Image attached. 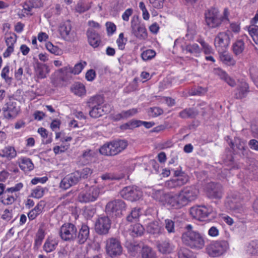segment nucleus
I'll list each match as a JSON object with an SVG mask.
<instances>
[{
	"mask_svg": "<svg viewBox=\"0 0 258 258\" xmlns=\"http://www.w3.org/2000/svg\"><path fill=\"white\" fill-rule=\"evenodd\" d=\"M199 190L195 186H187L178 192H171L166 195L165 201L170 207L179 209L195 201Z\"/></svg>",
	"mask_w": 258,
	"mask_h": 258,
	"instance_id": "nucleus-1",
	"label": "nucleus"
},
{
	"mask_svg": "<svg viewBox=\"0 0 258 258\" xmlns=\"http://www.w3.org/2000/svg\"><path fill=\"white\" fill-rule=\"evenodd\" d=\"M183 243L191 248L202 249L205 245V240L203 235L199 232L192 230H188L182 235Z\"/></svg>",
	"mask_w": 258,
	"mask_h": 258,
	"instance_id": "nucleus-2",
	"label": "nucleus"
},
{
	"mask_svg": "<svg viewBox=\"0 0 258 258\" xmlns=\"http://www.w3.org/2000/svg\"><path fill=\"white\" fill-rule=\"evenodd\" d=\"M103 102V98L99 95L92 96L88 100L87 104L90 109L89 115L91 117L98 118L105 113Z\"/></svg>",
	"mask_w": 258,
	"mask_h": 258,
	"instance_id": "nucleus-3",
	"label": "nucleus"
},
{
	"mask_svg": "<svg viewBox=\"0 0 258 258\" xmlns=\"http://www.w3.org/2000/svg\"><path fill=\"white\" fill-rule=\"evenodd\" d=\"M105 248L106 253L112 258L120 256L122 253L123 247L117 238L110 237L107 239Z\"/></svg>",
	"mask_w": 258,
	"mask_h": 258,
	"instance_id": "nucleus-4",
	"label": "nucleus"
},
{
	"mask_svg": "<svg viewBox=\"0 0 258 258\" xmlns=\"http://www.w3.org/2000/svg\"><path fill=\"white\" fill-rule=\"evenodd\" d=\"M100 194V189L96 186L86 187L79 194L78 200L81 203L93 202L98 199Z\"/></svg>",
	"mask_w": 258,
	"mask_h": 258,
	"instance_id": "nucleus-5",
	"label": "nucleus"
},
{
	"mask_svg": "<svg viewBox=\"0 0 258 258\" xmlns=\"http://www.w3.org/2000/svg\"><path fill=\"white\" fill-rule=\"evenodd\" d=\"M228 243L225 240L216 241L209 245L207 247L208 254L212 257L219 256L226 251Z\"/></svg>",
	"mask_w": 258,
	"mask_h": 258,
	"instance_id": "nucleus-6",
	"label": "nucleus"
},
{
	"mask_svg": "<svg viewBox=\"0 0 258 258\" xmlns=\"http://www.w3.org/2000/svg\"><path fill=\"white\" fill-rule=\"evenodd\" d=\"M59 32L62 38L69 42L75 41L77 38L76 33L72 30V26L69 21L60 24L59 27Z\"/></svg>",
	"mask_w": 258,
	"mask_h": 258,
	"instance_id": "nucleus-7",
	"label": "nucleus"
},
{
	"mask_svg": "<svg viewBox=\"0 0 258 258\" xmlns=\"http://www.w3.org/2000/svg\"><path fill=\"white\" fill-rule=\"evenodd\" d=\"M213 212L212 207L205 206L193 207L189 211L191 216L199 220H203V219L208 217Z\"/></svg>",
	"mask_w": 258,
	"mask_h": 258,
	"instance_id": "nucleus-8",
	"label": "nucleus"
},
{
	"mask_svg": "<svg viewBox=\"0 0 258 258\" xmlns=\"http://www.w3.org/2000/svg\"><path fill=\"white\" fill-rule=\"evenodd\" d=\"M132 29L133 34L138 39L142 40L146 39L147 37L146 29L140 23L139 17H133L132 20Z\"/></svg>",
	"mask_w": 258,
	"mask_h": 258,
	"instance_id": "nucleus-9",
	"label": "nucleus"
},
{
	"mask_svg": "<svg viewBox=\"0 0 258 258\" xmlns=\"http://www.w3.org/2000/svg\"><path fill=\"white\" fill-rule=\"evenodd\" d=\"M125 207L124 202L121 200L109 202L106 206V212L109 215L119 216Z\"/></svg>",
	"mask_w": 258,
	"mask_h": 258,
	"instance_id": "nucleus-10",
	"label": "nucleus"
},
{
	"mask_svg": "<svg viewBox=\"0 0 258 258\" xmlns=\"http://www.w3.org/2000/svg\"><path fill=\"white\" fill-rule=\"evenodd\" d=\"M76 226L71 223L63 224L60 229V236L65 241L74 239L76 237Z\"/></svg>",
	"mask_w": 258,
	"mask_h": 258,
	"instance_id": "nucleus-11",
	"label": "nucleus"
},
{
	"mask_svg": "<svg viewBox=\"0 0 258 258\" xmlns=\"http://www.w3.org/2000/svg\"><path fill=\"white\" fill-rule=\"evenodd\" d=\"M121 196L125 199L133 202L140 199L142 196V191L136 186L124 187L121 191Z\"/></svg>",
	"mask_w": 258,
	"mask_h": 258,
	"instance_id": "nucleus-12",
	"label": "nucleus"
},
{
	"mask_svg": "<svg viewBox=\"0 0 258 258\" xmlns=\"http://www.w3.org/2000/svg\"><path fill=\"white\" fill-rule=\"evenodd\" d=\"M230 44V38L226 32H220L215 39L214 44L219 52L224 51Z\"/></svg>",
	"mask_w": 258,
	"mask_h": 258,
	"instance_id": "nucleus-13",
	"label": "nucleus"
},
{
	"mask_svg": "<svg viewBox=\"0 0 258 258\" xmlns=\"http://www.w3.org/2000/svg\"><path fill=\"white\" fill-rule=\"evenodd\" d=\"M110 224V220L107 217H100L95 223V230L99 234H105L108 232Z\"/></svg>",
	"mask_w": 258,
	"mask_h": 258,
	"instance_id": "nucleus-14",
	"label": "nucleus"
},
{
	"mask_svg": "<svg viewBox=\"0 0 258 258\" xmlns=\"http://www.w3.org/2000/svg\"><path fill=\"white\" fill-rule=\"evenodd\" d=\"M147 231L155 237H158L164 232V228L162 224L157 221H153L148 222L146 225Z\"/></svg>",
	"mask_w": 258,
	"mask_h": 258,
	"instance_id": "nucleus-15",
	"label": "nucleus"
},
{
	"mask_svg": "<svg viewBox=\"0 0 258 258\" xmlns=\"http://www.w3.org/2000/svg\"><path fill=\"white\" fill-rule=\"evenodd\" d=\"M20 110V107L17 106L16 102H13L7 103V106L3 108L5 117L9 119L16 117Z\"/></svg>",
	"mask_w": 258,
	"mask_h": 258,
	"instance_id": "nucleus-16",
	"label": "nucleus"
},
{
	"mask_svg": "<svg viewBox=\"0 0 258 258\" xmlns=\"http://www.w3.org/2000/svg\"><path fill=\"white\" fill-rule=\"evenodd\" d=\"M49 72V67L47 64L38 63L34 68L35 77L37 80L44 79Z\"/></svg>",
	"mask_w": 258,
	"mask_h": 258,
	"instance_id": "nucleus-17",
	"label": "nucleus"
},
{
	"mask_svg": "<svg viewBox=\"0 0 258 258\" xmlns=\"http://www.w3.org/2000/svg\"><path fill=\"white\" fill-rule=\"evenodd\" d=\"M43 6L42 0H30L24 4L23 11L27 15H32L33 9L40 8Z\"/></svg>",
	"mask_w": 258,
	"mask_h": 258,
	"instance_id": "nucleus-18",
	"label": "nucleus"
},
{
	"mask_svg": "<svg viewBox=\"0 0 258 258\" xmlns=\"http://www.w3.org/2000/svg\"><path fill=\"white\" fill-rule=\"evenodd\" d=\"M78 182V177L75 175L74 172L67 175L61 180L60 183V187L64 189H67L69 188L71 186L75 185Z\"/></svg>",
	"mask_w": 258,
	"mask_h": 258,
	"instance_id": "nucleus-19",
	"label": "nucleus"
},
{
	"mask_svg": "<svg viewBox=\"0 0 258 258\" xmlns=\"http://www.w3.org/2000/svg\"><path fill=\"white\" fill-rule=\"evenodd\" d=\"M157 247L158 251L163 254L171 253L174 249V245L168 240L158 241Z\"/></svg>",
	"mask_w": 258,
	"mask_h": 258,
	"instance_id": "nucleus-20",
	"label": "nucleus"
},
{
	"mask_svg": "<svg viewBox=\"0 0 258 258\" xmlns=\"http://www.w3.org/2000/svg\"><path fill=\"white\" fill-rule=\"evenodd\" d=\"M17 194H13L7 188L4 195L1 198L0 201L5 205H11L17 200Z\"/></svg>",
	"mask_w": 258,
	"mask_h": 258,
	"instance_id": "nucleus-21",
	"label": "nucleus"
},
{
	"mask_svg": "<svg viewBox=\"0 0 258 258\" xmlns=\"http://www.w3.org/2000/svg\"><path fill=\"white\" fill-rule=\"evenodd\" d=\"M86 34L88 43L92 47L95 48L100 45L101 40L100 36L98 32H91L89 31L86 32Z\"/></svg>",
	"mask_w": 258,
	"mask_h": 258,
	"instance_id": "nucleus-22",
	"label": "nucleus"
},
{
	"mask_svg": "<svg viewBox=\"0 0 258 258\" xmlns=\"http://www.w3.org/2000/svg\"><path fill=\"white\" fill-rule=\"evenodd\" d=\"M110 143L112 149L113 150L114 155L122 152L127 146V142L122 140L113 141L110 142Z\"/></svg>",
	"mask_w": 258,
	"mask_h": 258,
	"instance_id": "nucleus-23",
	"label": "nucleus"
},
{
	"mask_svg": "<svg viewBox=\"0 0 258 258\" xmlns=\"http://www.w3.org/2000/svg\"><path fill=\"white\" fill-rule=\"evenodd\" d=\"M1 157L5 158L9 160L16 157L17 153L15 148L11 146H7L1 151Z\"/></svg>",
	"mask_w": 258,
	"mask_h": 258,
	"instance_id": "nucleus-24",
	"label": "nucleus"
},
{
	"mask_svg": "<svg viewBox=\"0 0 258 258\" xmlns=\"http://www.w3.org/2000/svg\"><path fill=\"white\" fill-rule=\"evenodd\" d=\"M182 51L187 53H189L195 56H199L201 52V49L197 43L189 44L182 46Z\"/></svg>",
	"mask_w": 258,
	"mask_h": 258,
	"instance_id": "nucleus-25",
	"label": "nucleus"
},
{
	"mask_svg": "<svg viewBox=\"0 0 258 258\" xmlns=\"http://www.w3.org/2000/svg\"><path fill=\"white\" fill-rule=\"evenodd\" d=\"M58 244L57 240L53 237H48L45 241L43 246V250L47 253L54 250Z\"/></svg>",
	"mask_w": 258,
	"mask_h": 258,
	"instance_id": "nucleus-26",
	"label": "nucleus"
},
{
	"mask_svg": "<svg viewBox=\"0 0 258 258\" xmlns=\"http://www.w3.org/2000/svg\"><path fill=\"white\" fill-rule=\"evenodd\" d=\"M44 204L42 201H40L37 205L28 213L29 220L35 219L42 211Z\"/></svg>",
	"mask_w": 258,
	"mask_h": 258,
	"instance_id": "nucleus-27",
	"label": "nucleus"
},
{
	"mask_svg": "<svg viewBox=\"0 0 258 258\" xmlns=\"http://www.w3.org/2000/svg\"><path fill=\"white\" fill-rule=\"evenodd\" d=\"M71 90L75 95L80 97L85 95L86 93L85 85L79 82H76L73 84Z\"/></svg>",
	"mask_w": 258,
	"mask_h": 258,
	"instance_id": "nucleus-28",
	"label": "nucleus"
},
{
	"mask_svg": "<svg viewBox=\"0 0 258 258\" xmlns=\"http://www.w3.org/2000/svg\"><path fill=\"white\" fill-rule=\"evenodd\" d=\"M249 87L247 83L245 82H241L238 86L235 93V97L238 99H241L246 96L249 92Z\"/></svg>",
	"mask_w": 258,
	"mask_h": 258,
	"instance_id": "nucleus-29",
	"label": "nucleus"
},
{
	"mask_svg": "<svg viewBox=\"0 0 258 258\" xmlns=\"http://www.w3.org/2000/svg\"><path fill=\"white\" fill-rule=\"evenodd\" d=\"M19 167L24 171L28 172L33 169L34 165L29 158L21 157L19 159Z\"/></svg>",
	"mask_w": 258,
	"mask_h": 258,
	"instance_id": "nucleus-30",
	"label": "nucleus"
},
{
	"mask_svg": "<svg viewBox=\"0 0 258 258\" xmlns=\"http://www.w3.org/2000/svg\"><path fill=\"white\" fill-rule=\"evenodd\" d=\"M89 236V228L88 226L85 224H83L79 230L78 235V242L80 244L84 243Z\"/></svg>",
	"mask_w": 258,
	"mask_h": 258,
	"instance_id": "nucleus-31",
	"label": "nucleus"
},
{
	"mask_svg": "<svg viewBox=\"0 0 258 258\" xmlns=\"http://www.w3.org/2000/svg\"><path fill=\"white\" fill-rule=\"evenodd\" d=\"M208 188H211L209 190V192L211 196L215 198H220L221 197L222 188L220 184L212 182L209 184Z\"/></svg>",
	"mask_w": 258,
	"mask_h": 258,
	"instance_id": "nucleus-32",
	"label": "nucleus"
},
{
	"mask_svg": "<svg viewBox=\"0 0 258 258\" xmlns=\"http://www.w3.org/2000/svg\"><path fill=\"white\" fill-rule=\"evenodd\" d=\"M70 74H72L71 67L70 66L63 67L55 73V74L62 81H66L69 78Z\"/></svg>",
	"mask_w": 258,
	"mask_h": 258,
	"instance_id": "nucleus-33",
	"label": "nucleus"
},
{
	"mask_svg": "<svg viewBox=\"0 0 258 258\" xmlns=\"http://www.w3.org/2000/svg\"><path fill=\"white\" fill-rule=\"evenodd\" d=\"M93 173V169L88 167H85L81 170H78L74 172L75 175L78 177V180L81 179H86L90 176Z\"/></svg>",
	"mask_w": 258,
	"mask_h": 258,
	"instance_id": "nucleus-34",
	"label": "nucleus"
},
{
	"mask_svg": "<svg viewBox=\"0 0 258 258\" xmlns=\"http://www.w3.org/2000/svg\"><path fill=\"white\" fill-rule=\"evenodd\" d=\"M95 155V153L94 151L87 149L83 152L82 155L80 157V159L84 164H87L92 160Z\"/></svg>",
	"mask_w": 258,
	"mask_h": 258,
	"instance_id": "nucleus-35",
	"label": "nucleus"
},
{
	"mask_svg": "<svg viewBox=\"0 0 258 258\" xmlns=\"http://www.w3.org/2000/svg\"><path fill=\"white\" fill-rule=\"evenodd\" d=\"M144 230L143 226L139 223L132 225L130 229V234L133 237L141 236L144 233Z\"/></svg>",
	"mask_w": 258,
	"mask_h": 258,
	"instance_id": "nucleus-36",
	"label": "nucleus"
},
{
	"mask_svg": "<svg viewBox=\"0 0 258 258\" xmlns=\"http://www.w3.org/2000/svg\"><path fill=\"white\" fill-rule=\"evenodd\" d=\"M245 48V44L242 39L237 40L232 45L233 51L235 55L241 54Z\"/></svg>",
	"mask_w": 258,
	"mask_h": 258,
	"instance_id": "nucleus-37",
	"label": "nucleus"
},
{
	"mask_svg": "<svg viewBox=\"0 0 258 258\" xmlns=\"http://www.w3.org/2000/svg\"><path fill=\"white\" fill-rule=\"evenodd\" d=\"M221 17H205V22L207 25L211 28L218 27L222 22Z\"/></svg>",
	"mask_w": 258,
	"mask_h": 258,
	"instance_id": "nucleus-38",
	"label": "nucleus"
},
{
	"mask_svg": "<svg viewBox=\"0 0 258 258\" xmlns=\"http://www.w3.org/2000/svg\"><path fill=\"white\" fill-rule=\"evenodd\" d=\"M141 215V209L139 208H134L126 217V220L130 222H136L139 220Z\"/></svg>",
	"mask_w": 258,
	"mask_h": 258,
	"instance_id": "nucleus-39",
	"label": "nucleus"
},
{
	"mask_svg": "<svg viewBox=\"0 0 258 258\" xmlns=\"http://www.w3.org/2000/svg\"><path fill=\"white\" fill-rule=\"evenodd\" d=\"M142 258H157L156 252L148 246H143L141 251Z\"/></svg>",
	"mask_w": 258,
	"mask_h": 258,
	"instance_id": "nucleus-40",
	"label": "nucleus"
},
{
	"mask_svg": "<svg viewBox=\"0 0 258 258\" xmlns=\"http://www.w3.org/2000/svg\"><path fill=\"white\" fill-rule=\"evenodd\" d=\"M198 114L197 110L193 108L185 109L179 113V116L182 118H194Z\"/></svg>",
	"mask_w": 258,
	"mask_h": 258,
	"instance_id": "nucleus-41",
	"label": "nucleus"
},
{
	"mask_svg": "<svg viewBox=\"0 0 258 258\" xmlns=\"http://www.w3.org/2000/svg\"><path fill=\"white\" fill-rule=\"evenodd\" d=\"M46 48L52 54L56 55H60L62 52L60 48L57 46H54L50 42H47L45 44Z\"/></svg>",
	"mask_w": 258,
	"mask_h": 258,
	"instance_id": "nucleus-42",
	"label": "nucleus"
},
{
	"mask_svg": "<svg viewBox=\"0 0 258 258\" xmlns=\"http://www.w3.org/2000/svg\"><path fill=\"white\" fill-rule=\"evenodd\" d=\"M221 60L228 66H234L236 61L231 55L228 53H223L220 55Z\"/></svg>",
	"mask_w": 258,
	"mask_h": 258,
	"instance_id": "nucleus-43",
	"label": "nucleus"
},
{
	"mask_svg": "<svg viewBox=\"0 0 258 258\" xmlns=\"http://www.w3.org/2000/svg\"><path fill=\"white\" fill-rule=\"evenodd\" d=\"M86 65L87 63L86 61H80L76 63L74 68H71V73L74 75L79 74Z\"/></svg>",
	"mask_w": 258,
	"mask_h": 258,
	"instance_id": "nucleus-44",
	"label": "nucleus"
},
{
	"mask_svg": "<svg viewBox=\"0 0 258 258\" xmlns=\"http://www.w3.org/2000/svg\"><path fill=\"white\" fill-rule=\"evenodd\" d=\"M44 194V188L40 186H37L32 190L31 197L36 199H40L43 196Z\"/></svg>",
	"mask_w": 258,
	"mask_h": 258,
	"instance_id": "nucleus-45",
	"label": "nucleus"
},
{
	"mask_svg": "<svg viewBox=\"0 0 258 258\" xmlns=\"http://www.w3.org/2000/svg\"><path fill=\"white\" fill-rule=\"evenodd\" d=\"M17 41V36L14 33H11L6 35L5 42L7 46L14 47Z\"/></svg>",
	"mask_w": 258,
	"mask_h": 258,
	"instance_id": "nucleus-46",
	"label": "nucleus"
},
{
	"mask_svg": "<svg viewBox=\"0 0 258 258\" xmlns=\"http://www.w3.org/2000/svg\"><path fill=\"white\" fill-rule=\"evenodd\" d=\"M44 237L45 234L44 231L42 229H39L36 235L34 243L35 247L38 248L41 245Z\"/></svg>",
	"mask_w": 258,
	"mask_h": 258,
	"instance_id": "nucleus-47",
	"label": "nucleus"
},
{
	"mask_svg": "<svg viewBox=\"0 0 258 258\" xmlns=\"http://www.w3.org/2000/svg\"><path fill=\"white\" fill-rule=\"evenodd\" d=\"M247 251L252 254H258V240L250 241L247 246Z\"/></svg>",
	"mask_w": 258,
	"mask_h": 258,
	"instance_id": "nucleus-48",
	"label": "nucleus"
},
{
	"mask_svg": "<svg viewBox=\"0 0 258 258\" xmlns=\"http://www.w3.org/2000/svg\"><path fill=\"white\" fill-rule=\"evenodd\" d=\"M199 42L201 44L202 46V49L205 54L208 55L214 53V50L212 47L204 40H199Z\"/></svg>",
	"mask_w": 258,
	"mask_h": 258,
	"instance_id": "nucleus-49",
	"label": "nucleus"
},
{
	"mask_svg": "<svg viewBox=\"0 0 258 258\" xmlns=\"http://www.w3.org/2000/svg\"><path fill=\"white\" fill-rule=\"evenodd\" d=\"M141 126V120H133L128 121L123 125L125 129H133Z\"/></svg>",
	"mask_w": 258,
	"mask_h": 258,
	"instance_id": "nucleus-50",
	"label": "nucleus"
},
{
	"mask_svg": "<svg viewBox=\"0 0 258 258\" xmlns=\"http://www.w3.org/2000/svg\"><path fill=\"white\" fill-rule=\"evenodd\" d=\"M156 55L155 51L152 49H148L143 51L141 54V57L144 60L151 59Z\"/></svg>",
	"mask_w": 258,
	"mask_h": 258,
	"instance_id": "nucleus-51",
	"label": "nucleus"
},
{
	"mask_svg": "<svg viewBox=\"0 0 258 258\" xmlns=\"http://www.w3.org/2000/svg\"><path fill=\"white\" fill-rule=\"evenodd\" d=\"M90 7V5L81 2L77 4L75 9L76 12L81 14L88 10Z\"/></svg>",
	"mask_w": 258,
	"mask_h": 258,
	"instance_id": "nucleus-52",
	"label": "nucleus"
},
{
	"mask_svg": "<svg viewBox=\"0 0 258 258\" xmlns=\"http://www.w3.org/2000/svg\"><path fill=\"white\" fill-rule=\"evenodd\" d=\"M127 39L124 37L123 33L119 34L118 38L116 40V43L118 48L120 50L124 49Z\"/></svg>",
	"mask_w": 258,
	"mask_h": 258,
	"instance_id": "nucleus-53",
	"label": "nucleus"
},
{
	"mask_svg": "<svg viewBox=\"0 0 258 258\" xmlns=\"http://www.w3.org/2000/svg\"><path fill=\"white\" fill-rule=\"evenodd\" d=\"M165 228L169 234L175 232L174 222L170 219L165 220Z\"/></svg>",
	"mask_w": 258,
	"mask_h": 258,
	"instance_id": "nucleus-54",
	"label": "nucleus"
},
{
	"mask_svg": "<svg viewBox=\"0 0 258 258\" xmlns=\"http://www.w3.org/2000/svg\"><path fill=\"white\" fill-rule=\"evenodd\" d=\"M89 28H88L87 32L90 31L91 32H97L100 28V25L95 21H90L88 22Z\"/></svg>",
	"mask_w": 258,
	"mask_h": 258,
	"instance_id": "nucleus-55",
	"label": "nucleus"
},
{
	"mask_svg": "<svg viewBox=\"0 0 258 258\" xmlns=\"http://www.w3.org/2000/svg\"><path fill=\"white\" fill-rule=\"evenodd\" d=\"M179 258H194L192 252L188 249L182 248L178 252Z\"/></svg>",
	"mask_w": 258,
	"mask_h": 258,
	"instance_id": "nucleus-56",
	"label": "nucleus"
},
{
	"mask_svg": "<svg viewBox=\"0 0 258 258\" xmlns=\"http://www.w3.org/2000/svg\"><path fill=\"white\" fill-rule=\"evenodd\" d=\"M245 29L248 31L249 34L254 40V37L258 36V26L255 25L246 26Z\"/></svg>",
	"mask_w": 258,
	"mask_h": 258,
	"instance_id": "nucleus-57",
	"label": "nucleus"
},
{
	"mask_svg": "<svg viewBox=\"0 0 258 258\" xmlns=\"http://www.w3.org/2000/svg\"><path fill=\"white\" fill-rule=\"evenodd\" d=\"M221 78L230 86L234 87L236 85L235 80L228 76L224 72H221Z\"/></svg>",
	"mask_w": 258,
	"mask_h": 258,
	"instance_id": "nucleus-58",
	"label": "nucleus"
},
{
	"mask_svg": "<svg viewBox=\"0 0 258 258\" xmlns=\"http://www.w3.org/2000/svg\"><path fill=\"white\" fill-rule=\"evenodd\" d=\"M9 73V67L8 66H6L2 70L1 76L3 79H5L7 83L11 82L12 80V78L8 76Z\"/></svg>",
	"mask_w": 258,
	"mask_h": 258,
	"instance_id": "nucleus-59",
	"label": "nucleus"
},
{
	"mask_svg": "<svg viewBox=\"0 0 258 258\" xmlns=\"http://www.w3.org/2000/svg\"><path fill=\"white\" fill-rule=\"evenodd\" d=\"M163 112V110L159 107H153L150 109L149 114L150 116L155 117L162 114Z\"/></svg>",
	"mask_w": 258,
	"mask_h": 258,
	"instance_id": "nucleus-60",
	"label": "nucleus"
},
{
	"mask_svg": "<svg viewBox=\"0 0 258 258\" xmlns=\"http://www.w3.org/2000/svg\"><path fill=\"white\" fill-rule=\"evenodd\" d=\"M178 186L179 187L186 184L188 181V176L187 175H181L174 178Z\"/></svg>",
	"mask_w": 258,
	"mask_h": 258,
	"instance_id": "nucleus-61",
	"label": "nucleus"
},
{
	"mask_svg": "<svg viewBox=\"0 0 258 258\" xmlns=\"http://www.w3.org/2000/svg\"><path fill=\"white\" fill-rule=\"evenodd\" d=\"M13 210H9V209H5L3 214H2L1 218L3 220L9 221H10L13 217Z\"/></svg>",
	"mask_w": 258,
	"mask_h": 258,
	"instance_id": "nucleus-62",
	"label": "nucleus"
},
{
	"mask_svg": "<svg viewBox=\"0 0 258 258\" xmlns=\"http://www.w3.org/2000/svg\"><path fill=\"white\" fill-rule=\"evenodd\" d=\"M109 145L108 143H105L99 149V152L101 154L105 156H110Z\"/></svg>",
	"mask_w": 258,
	"mask_h": 258,
	"instance_id": "nucleus-63",
	"label": "nucleus"
},
{
	"mask_svg": "<svg viewBox=\"0 0 258 258\" xmlns=\"http://www.w3.org/2000/svg\"><path fill=\"white\" fill-rule=\"evenodd\" d=\"M138 112L137 109L132 108L126 111H122L124 118H127L136 114Z\"/></svg>",
	"mask_w": 258,
	"mask_h": 258,
	"instance_id": "nucleus-64",
	"label": "nucleus"
}]
</instances>
